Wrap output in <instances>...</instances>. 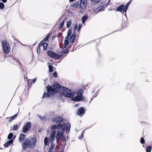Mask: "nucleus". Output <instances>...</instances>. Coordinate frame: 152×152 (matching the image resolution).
I'll list each match as a JSON object with an SVG mask.
<instances>
[{
  "mask_svg": "<svg viewBox=\"0 0 152 152\" xmlns=\"http://www.w3.org/2000/svg\"><path fill=\"white\" fill-rule=\"evenodd\" d=\"M83 137V133L82 134V135H81V136H80L79 137V139H81L82 138V137Z\"/></svg>",
  "mask_w": 152,
  "mask_h": 152,
  "instance_id": "nucleus-47",
  "label": "nucleus"
},
{
  "mask_svg": "<svg viewBox=\"0 0 152 152\" xmlns=\"http://www.w3.org/2000/svg\"><path fill=\"white\" fill-rule=\"evenodd\" d=\"M82 25L81 24H79V27H78V31H79L80 29L81 28V27H82Z\"/></svg>",
  "mask_w": 152,
  "mask_h": 152,
  "instance_id": "nucleus-45",
  "label": "nucleus"
},
{
  "mask_svg": "<svg viewBox=\"0 0 152 152\" xmlns=\"http://www.w3.org/2000/svg\"><path fill=\"white\" fill-rule=\"evenodd\" d=\"M88 17L87 15H85L82 17V23H84L85 20L87 19Z\"/></svg>",
  "mask_w": 152,
  "mask_h": 152,
  "instance_id": "nucleus-28",
  "label": "nucleus"
},
{
  "mask_svg": "<svg viewBox=\"0 0 152 152\" xmlns=\"http://www.w3.org/2000/svg\"><path fill=\"white\" fill-rule=\"evenodd\" d=\"M91 4L92 10L94 11V12H100V11L99 10V9H98V7L96 8V9H95V8L93 7V5H94V4L93 3H92Z\"/></svg>",
  "mask_w": 152,
  "mask_h": 152,
  "instance_id": "nucleus-22",
  "label": "nucleus"
},
{
  "mask_svg": "<svg viewBox=\"0 0 152 152\" xmlns=\"http://www.w3.org/2000/svg\"><path fill=\"white\" fill-rule=\"evenodd\" d=\"M84 113V108H81L78 110V111L77 113L78 115L81 116L83 115Z\"/></svg>",
  "mask_w": 152,
  "mask_h": 152,
  "instance_id": "nucleus-13",
  "label": "nucleus"
},
{
  "mask_svg": "<svg viewBox=\"0 0 152 152\" xmlns=\"http://www.w3.org/2000/svg\"><path fill=\"white\" fill-rule=\"evenodd\" d=\"M87 4V1H80V7L81 8L80 12L81 13H83L85 10Z\"/></svg>",
  "mask_w": 152,
  "mask_h": 152,
  "instance_id": "nucleus-9",
  "label": "nucleus"
},
{
  "mask_svg": "<svg viewBox=\"0 0 152 152\" xmlns=\"http://www.w3.org/2000/svg\"><path fill=\"white\" fill-rule=\"evenodd\" d=\"M54 146L55 145L51 143V145L49 148L48 152H52Z\"/></svg>",
  "mask_w": 152,
  "mask_h": 152,
  "instance_id": "nucleus-24",
  "label": "nucleus"
},
{
  "mask_svg": "<svg viewBox=\"0 0 152 152\" xmlns=\"http://www.w3.org/2000/svg\"><path fill=\"white\" fill-rule=\"evenodd\" d=\"M75 37L71 36L69 39L70 42H71L72 43H73L75 41Z\"/></svg>",
  "mask_w": 152,
  "mask_h": 152,
  "instance_id": "nucleus-27",
  "label": "nucleus"
},
{
  "mask_svg": "<svg viewBox=\"0 0 152 152\" xmlns=\"http://www.w3.org/2000/svg\"><path fill=\"white\" fill-rule=\"evenodd\" d=\"M49 138L46 137L45 138L44 140V145H46L48 144V142Z\"/></svg>",
  "mask_w": 152,
  "mask_h": 152,
  "instance_id": "nucleus-26",
  "label": "nucleus"
},
{
  "mask_svg": "<svg viewBox=\"0 0 152 152\" xmlns=\"http://www.w3.org/2000/svg\"><path fill=\"white\" fill-rule=\"evenodd\" d=\"M87 1V0H80V1Z\"/></svg>",
  "mask_w": 152,
  "mask_h": 152,
  "instance_id": "nucleus-49",
  "label": "nucleus"
},
{
  "mask_svg": "<svg viewBox=\"0 0 152 152\" xmlns=\"http://www.w3.org/2000/svg\"><path fill=\"white\" fill-rule=\"evenodd\" d=\"M64 126L66 127V132H69V131L70 127V125L69 123H65L64 124Z\"/></svg>",
  "mask_w": 152,
  "mask_h": 152,
  "instance_id": "nucleus-16",
  "label": "nucleus"
},
{
  "mask_svg": "<svg viewBox=\"0 0 152 152\" xmlns=\"http://www.w3.org/2000/svg\"><path fill=\"white\" fill-rule=\"evenodd\" d=\"M107 0H99V3L100 4H102V5L104 6V7H106L109 4L110 0H108L107 1Z\"/></svg>",
  "mask_w": 152,
  "mask_h": 152,
  "instance_id": "nucleus-12",
  "label": "nucleus"
},
{
  "mask_svg": "<svg viewBox=\"0 0 152 152\" xmlns=\"http://www.w3.org/2000/svg\"><path fill=\"white\" fill-rule=\"evenodd\" d=\"M62 121V118L61 116L56 117L53 119V121L56 122H60Z\"/></svg>",
  "mask_w": 152,
  "mask_h": 152,
  "instance_id": "nucleus-14",
  "label": "nucleus"
},
{
  "mask_svg": "<svg viewBox=\"0 0 152 152\" xmlns=\"http://www.w3.org/2000/svg\"><path fill=\"white\" fill-rule=\"evenodd\" d=\"M39 45H42L43 47V50H45L48 46V44L46 43H44L43 41H41L39 44Z\"/></svg>",
  "mask_w": 152,
  "mask_h": 152,
  "instance_id": "nucleus-15",
  "label": "nucleus"
},
{
  "mask_svg": "<svg viewBox=\"0 0 152 152\" xmlns=\"http://www.w3.org/2000/svg\"><path fill=\"white\" fill-rule=\"evenodd\" d=\"M104 7V6L102 5V6H100L98 7V9H99V10L100 12L104 10V8L103 7Z\"/></svg>",
  "mask_w": 152,
  "mask_h": 152,
  "instance_id": "nucleus-29",
  "label": "nucleus"
},
{
  "mask_svg": "<svg viewBox=\"0 0 152 152\" xmlns=\"http://www.w3.org/2000/svg\"><path fill=\"white\" fill-rule=\"evenodd\" d=\"M79 6V3L78 2H76L73 4L72 7L75 8H77Z\"/></svg>",
  "mask_w": 152,
  "mask_h": 152,
  "instance_id": "nucleus-25",
  "label": "nucleus"
},
{
  "mask_svg": "<svg viewBox=\"0 0 152 152\" xmlns=\"http://www.w3.org/2000/svg\"><path fill=\"white\" fill-rule=\"evenodd\" d=\"M13 142V139H11L10 140H9L8 142L5 143L4 144V145L5 147H7L9 145L12 144Z\"/></svg>",
  "mask_w": 152,
  "mask_h": 152,
  "instance_id": "nucleus-17",
  "label": "nucleus"
},
{
  "mask_svg": "<svg viewBox=\"0 0 152 152\" xmlns=\"http://www.w3.org/2000/svg\"><path fill=\"white\" fill-rule=\"evenodd\" d=\"M47 54L50 57L57 59H59L61 57L60 56L55 53L52 50L48 51Z\"/></svg>",
  "mask_w": 152,
  "mask_h": 152,
  "instance_id": "nucleus-6",
  "label": "nucleus"
},
{
  "mask_svg": "<svg viewBox=\"0 0 152 152\" xmlns=\"http://www.w3.org/2000/svg\"><path fill=\"white\" fill-rule=\"evenodd\" d=\"M78 27V26L76 25L75 24L74 26V29L75 31L76 30L77 28Z\"/></svg>",
  "mask_w": 152,
  "mask_h": 152,
  "instance_id": "nucleus-43",
  "label": "nucleus"
},
{
  "mask_svg": "<svg viewBox=\"0 0 152 152\" xmlns=\"http://www.w3.org/2000/svg\"><path fill=\"white\" fill-rule=\"evenodd\" d=\"M4 8V4L2 3H0V8L3 9Z\"/></svg>",
  "mask_w": 152,
  "mask_h": 152,
  "instance_id": "nucleus-35",
  "label": "nucleus"
},
{
  "mask_svg": "<svg viewBox=\"0 0 152 152\" xmlns=\"http://www.w3.org/2000/svg\"><path fill=\"white\" fill-rule=\"evenodd\" d=\"M17 115V114H15L14 116L11 117H8L7 118L9 119V122H11L13 120L15 119Z\"/></svg>",
  "mask_w": 152,
  "mask_h": 152,
  "instance_id": "nucleus-20",
  "label": "nucleus"
},
{
  "mask_svg": "<svg viewBox=\"0 0 152 152\" xmlns=\"http://www.w3.org/2000/svg\"><path fill=\"white\" fill-rule=\"evenodd\" d=\"M31 127V123L30 122H28L26 124L23 126L22 129V132L26 133L28 131Z\"/></svg>",
  "mask_w": 152,
  "mask_h": 152,
  "instance_id": "nucleus-8",
  "label": "nucleus"
},
{
  "mask_svg": "<svg viewBox=\"0 0 152 152\" xmlns=\"http://www.w3.org/2000/svg\"><path fill=\"white\" fill-rule=\"evenodd\" d=\"M13 136V134L12 133H10L8 135L7 138L9 140H10L11 139V138Z\"/></svg>",
  "mask_w": 152,
  "mask_h": 152,
  "instance_id": "nucleus-32",
  "label": "nucleus"
},
{
  "mask_svg": "<svg viewBox=\"0 0 152 152\" xmlns=\"http://www.w3.org/2000/svg\"><path fill=\"white\" fill-rule=\"evenodd\" d=\"M1 0V1H2L4 3H6L7 1V0Z\"/></svg>",
  "mask_w": 152,
  "mask_h": 152,
  "instance_id": "nucleus-46",
  "label": "nucleus"
},
{
  "mask_svg": "<svg viewBox=\"0 0 152 152\" xmlns=\"http://www.w3.org/2000/svg\"><path fill=\"white\" fill-rule=\"evenodd\" d=\"M71 36L75 37V32L73 33Z\"/></svg>",
  "mask_w": 152,
  "mask_h": 152,
  "instance_id": "nucleus-44",
  "label": "nucleus"
},
{
  "mask_svg": "<svg viewBox=\"0 0 152 152\" xmlns=\"http://www.w3.org/2000/svg\"><path fill=\"white\" fill-rule=\"evenodd\" d=\"M77 96L71 99L72 101H79L84 99V97L82 96V92L81 90L78 91L77 93Z\"/></svg>",
  "mask_w": 152,
  "mask_h": 152,
  "instance_id": "nucleus-5",
  "label": "nucleus"
},
{
  "mask_svg": "<svg viewBox=\"0 0 152 152\" xmlns=\"http://www.w3.org/2000/svg\"><path fill=\"white\" fill-rule=\"evenodd\" d=\"M58 129V131H61L64 129L63 125L61 124H59L57 125H53L51 126V131H54V129Z\"/></svg>",
  "mask_w": 152,
  "mask_h": 152,
  "instance_id": "nucleus-10",
  "label": "nucleus"
},
{
  "mask_svg": "<svg viewBox=\"0 0 152 152\" xmlns=\"http://www.w3.org/2000/svg\"><path fill=\"white\" fill-rule=\"evenodd\" d=\"M2 50L5 54H8L10 50V48L8 43L6 41L2 42Z\"/></svg>",
  "mask_w": 152,
  "mask_h": 152,
  "instance_id": "nucleus-3",
  "label": "nucleus"
},
{
  "mask_svg": "<svg viewBox=\"0 0 152 152\" xmlns=\"http://www.w3.org/2000/svg\"><path fill=\"white\" fill-rule=\"evenodd\" d=\"M151 147L150 146H148L147 147L146 149L147 152H151Z\"/></svg>",
  "mask_w": 152,
  "mask_h": 152,
  "instance_id": "nucleus-34",
  "label": "nucleus"
},
{
  "mask_svg": "<svg viewBox=\"0 0 152 152\" xmlns=\"http://www.w3.org/2000/svg\"><path fill=\"white\" fill-rule=\"evenodd\" d=\"M94 92V91H92V93H93Z\"/></svg>",
  "mask_w": 152,
  "mask_h": 152,
  "instance_id": "nucleus-50",
  "label": "nucleus"
},
{
  "mask_svg": "<svg viewBox=\"0 0 152 152\" xmlns=\"http://www.w3.org/2000/svg\"><path fill=\"white\" fill-rule=\"evenodd\" d=\"M36 142L35 139H26L22 143V148L23 150H26L27 148H33L35 147Z\"/></svg>",
  "mask_w": 152,
  "mask_h": 152,
  "instance_id": "nucleus-2",
  "label": "nucleus"
},
{
  "mask_svg": "<svg viewBox=\"0 0 152 152\" xmlns=\"http://www.w3.org/2000/svg\"><path fill=\"white\" fill-rule=\"evenodd\" d=\"M79 106V104H76L75 105V106L76 107H77L78 106Z\"/></svg>",
  "mask_w": 152,
  "mask_h": 152,
  "instance_id": "nucleus-48",
  "label": "nucleus"
},
{
  "mask_svg": "<svg viewBox=\"0 0 152 152\" xmlns=\"http://www.w3.org/2000/svg\"><path fill=\"white\" fill-rule=\"evenodd\" d=\"M49 71L50 72H52L53 71V67L51 65L48 66Z\"/></svg>",
  "mask_w": 152,
  "mask_h": 152,
  "instance_id": "nucleus-30",
  "label": "nucleus"
},
{
  "mask_svg": "<svg viewBox=\"0 0 152 152\" xmlns=\"http://www.w3.org/2000/svg\"><path fill=\"white\" fill-rule=\"evenodd\" d=\"M130 3V1H129L126 4L125 6L124 7V12L123 13V14L125 15H126V12L127 9H128V7Z\"/></svg>",
  "mask_w": 152,
  "mask_h": 152,
  "instance_id": "nucleus-19",
  "label": "nucleus"
},
{
  "mask_svg": "<svg viewBox=\"0 0 152 152\" xmlns=\"http://www.w3.org/2000/svg\"><path fill=\"white\" fill-rule=\"evenodd\" d=\"M64 20H63V21L60 23V24L59 26V28H62L64 26Z\"/></svg>",
  "mask_w": 152,
  "mask_h": 152,
  "instance_id": "nucleus-36",
  "label": "nucleus"
},
{
  "mask_svg": "<svg viewBox=\"0 0 152 152\" xmlns=\"http://www.w3.org/2000/svg\"><path fill=\"white\" fill-rule=\"evenodd\" d=\"M68 50L67 49H65L62 51L63 53H68Z\"/></svg>",
  "mask_w": 152,
  "mask_h": 152,
  "instance_id": "nucleus-38",
  "label": "nucleus"
},
{
  "mask_svg": "<svg viewBox=\"0 0 152 152\" xmlns=\"http://www.w3.org/2000/svg\"><path fill=\"white\" fill-rule=\"evenodd\" d=\"M141 142L142 144H144L145 142L144 139L143 137H142L141 139Z\"/></svg>",
  "mask_w": 152,
  "mask_h": 152,
  "instance_id": "nucleus-40",
  "label": "nucleus"
},
{
  "mask_svg": "<svg viewBox=\"0 0 152 152\" xmlns=\"http://www.w3.org/2000/svg\"><path fill=\"white\" fill-rule=\"evenodd\" d=\"M124 6L123 5H122L119 6L117 8V11L122 12L123 11H124Z\"/></svg>",
  "mask_w": 152,
  "mask_h": 152,
  "instance_id": "nucleus-18",
  "label": "nucleus"
},
{
  "mask_svg": "<svg viewBox=\"0 0 152 152\" xmlns=\"http://www.w3.org/2000/svg\"><path fill=\"white\" fill-rule=\"evenodd\" d=\"M64 132V130L63 129L62 130L58 131L56 135V142H58L60 139L62 141H64L66 140L65 137L63 135V134Z\"/></svg>",
  "mask_w": 152,
  "mask_h": 152,
  "instance_id": "nucleus-4",
  "label": "nucleus"
},
{
  "mask_svg": "<svg viewBox=\"0 0 152 152\" xmlns=\"http://www.w3.org/2000/svg\"><path fill=\"white\" fill-rule=\"evenodd\" d=\"M18 126L17 125H14L13 127V130H16L18 129Z\"/></svg>",
  "mask_w": 152,
  "mask_h": 152,
  "instance_id": "nucleus-37",
  "label": "nucleus"
},
{
  "mask_svg": "<svg viewBox=\"0 0 152 152\" xmlns=\"http://www.w3.org/2000/svg\"><path fill=\"white\" fill-rule=\"evenodd\" d=\"M37 80V78H34L32 80V82H31V84L34 83Z\"/></svg>",
  "mask_w": 152,
  "mask_h": 152,
  "instance_id": "nucleus-39",
  "label": "nucleus"
},
{
  "mask_svg": "<svg viewBox=\"0 0 152 152\" xmlns=\"http://www.w3.org/2000/svg\"><path fill=\"white\" fill-rule=\"evenodd\" d=\"M53 76L55 77H57V73L56 72H54L53 73Z\"/></svg>",
  "mask_w": 152,
  "mask_h": 152,
  "instance_id": "nucleus-41",
  "label": "nucleus"
},
{
  "mask_svg": "<svg viewBox=\"0 0 152 152\" xmlns=\"http://www.w3.org/2000/svg\"><path fill=\"white\" fill-rule=\"evenodd\" d=\"M25 137V134H20V136L19 138V140L20 142L22 141L24 139Z\"/></svg>",
  "mask_w": 152,
  "mask_h": 152,
  "instance_id": "nucleus-21",
  "label": "nucleus"
},
{
  "mask_svg": "<svg viewBox=\"0 0 152 152\" xmlns=\"http://www.w3.org/2000/svg\"><path fill=\"white\" fill-rule=\"evenodd\" d=\"M48 91L50 92L51 94H54L57 92L59 89L62 91V93L64 96L69 98H71L74 96L75 94L74 92L70 93V90L65 87L62 86L56 83H55L51 86H48L47 87Z\"/></svg>",
  "mask_w": 152,
  "mask_h": 152,
  "instance_id": "nucleus-1",
  "label": "nucleus"
},
{
  "mask_svg": "<svg viewBox=\"0 0 152 152\" xmlns=\"http://www.w3.org/2000/svg\"><path fill=\"white\" fill-rule=\"evenodd\" d=\"M71 23V21L70 20H69L66 23V27L69 28L70 27Z\"/></svg>",
  "mask_w": 152,
  "mask_h": 152,
  "instance_id": "nucleus-31",
  "label": "nucleus"
},
{
  "mask_svg": "<svg viewBox=\"0 0 152 152\" xmlns=\"http://www.w3.org/2000/svg\"><path fill=\"white\" fill-rule=\"evenodd\" d=\"M46 89H47V87H46ZM47 91L48 92V93H45L43 95V97H49L50 96V94L52 95L53 94H52L51 93H50V92H49L48 91L47 89Z\"/></svg>",
  "mask_w": 152,
  "mask_h": 152,
  "instance_id": "nucleus-23",
  "label": "nucleus"
},
{
  "mask_svg": "<svg viewBox=\"0 0 152 152\" xmlns=\"http://www.w3.org/2000/svg\"><path fill=\"white\" fill-rule=\"evenodd\" d=\"M56 133V131H51L49 139V142L51 143H52L53 142L54 140Z\"/></svg>",
  "mask_w": 152,
  "mask_h": 152,
  "instance_id": "nucleus-11",
  "label": "nucleus"
},
{
  "mask_svg": "<svg viewBox=\"0 0 152 152\" xmlns=\"http://www.w3.org/2000/svg\"><path fill=\"white\" fill-rule=\"evenodd\" d=\"M93 2L96 3H99V0H91Z\"/></svg>",
  "mask_w": 152,
  "mask_h": 152,
  "instance_id": "nucleus-42",
  "label": "nucleus"
},
{
  "mask_svg": "<svg viewBox=\"0 0 152 152\" xmlns=\"http://www.w3.org/2000/svg\"><path fill=\"white\" fill-rule=\"evenodd\" d=\"M71 33L72 32L71 30H69L67 33V36L65 37V38L64 45L62 46V48L63 49L65 48L68 45L69 42L68 38L70 36Z\"/></svg>",
  "mask_w": 152,
  "mask_h": 152,
  "instance_id": "nucleus-7",
  "label": "nucleus"
},
{
  "mask_svg": "<svg viewBox=\"0 0 152 152\" xmlns=\"http://www.w3.org/2000/svg\"><path fill=\"white\" fill-rule=\"evenodd\" d=\"M49 35H47L42 41H43V42H45L48 40L49 38Z\"/></svg>",
  "mask_w": 152,
  "mask_h": 152,
  "instance_id": "nucleus-33",
  "label": "nucleus"
}]
</instances>
